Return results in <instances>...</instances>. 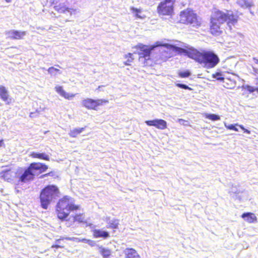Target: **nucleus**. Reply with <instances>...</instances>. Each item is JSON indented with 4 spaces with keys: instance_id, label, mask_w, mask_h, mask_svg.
Returning a JSON list of instances; mask_svg holds the SVG:
<instances>
[{
    "instance_id": "412c9836",
    "label": "nucleus",
    "mask_w": 258,
    "mask_h": 258,
    "mask_svg": "<svg viewBox=\"0 0 258 258\" xmlns=\"http://www.w3.org/2000/svg\"><path fill=\"white\" fill-rule=\"evenodd\" d=\"M30 156L32 158H39L41 159H43L46 161L49 160V157L48 155H46L44 153H36L33 152L31 153Z\"/></svg>"
},
{
    "instance_id": "ea45409f",
    "label": "nucleus",
    "mask_w": 258,
    "mask_h": 258,
    "mask_svg": "<svg viewBox=\"0 0 258 258\" xmlns=\"http://www.w3.org/2000/svg\"><path fill=\"white\" fill-rule=\"evenodd\" d=\"M239 126L244 131V133L249 134L250 133V132L245 128L242 125H239Z\"/></svg>"
},
{
    "instance_id": "4be33fe9",
    "label": "nucleus",
    "mask_w": 258,
    "mask_h": 258,
    "mask_svg": "<svg viewBox=\"0 0 258 258\" xmlns=\"http://www.w3.org/2000/svg\"><path fill=\"white\" fill-rule=\"evenodd\" d=\"M85 129V127H81V128H75L73 130H71L69 135L70 137L73 138H76L77 136L82 133Z\"/></svg>"
},
{
    "instance_id": "6ab92c4d",
    "label": "nucleus",
    "mask_w": 258,
    "mask_h": 258,
    "mask_svg": "<svg viewBox=\"0 0 258 258\" xmlns=\"http://www.w3.org/2000/svg\"><path fill=\"white\" fill-rule=\"evenodd\" d=\"M0 177L5 180L10 181L12 180L13 172L10 169L3 170L0 173Z\"/></svg>"
},
{
    "instance_id": "c756f323",
    "label": "nucleus",
    "mask_w": 258,
    "mask_h": 258,
    "mask_svg": "<svg viewBox=\"0 0 258 258\" xmlns=\"http://www.w3.org/2000/svg\"><path fill=\"white\" fill-rule=\"evenodd\" d=\"M164 46H165L169 51L170 50H175V51H178L179 49H181V48L177 47L175 45L170 44H165L164 45Z\"/></svg>"
},
{
    "instance_id": "e433bc0d",
    "label": "nucleus",
    "mask_w": 258,
    "mask_h": 258,
    "mask_svg": "<svg viewBox=\"0 0 258 258\" xmlns=\"http://www.w3.org/2000/svg\"><path fill=\"white\" fill-rule=\"evenodd\" d=\"M73 238H71V237H63L62 238L56 239L55 241V243L60 245V244L61 243V240H62L63 239H66V240H72Z\"/></svg>"
},
{
    "instance_id": "393cba45",
    "label": "nucleus",
    "mask_w": 258,
    "mask_h": 258,
    "mask_svg": "<svg viewBox=\"0 0 258 258\" xmlns=\"http://www.w3.org/2000/svg\"><path fill=\"white\" fill-rule=\"evenodd\" d=\"M71 218H73V221L74 222H78L79 223H85V218L83 214H76L75 216H72L70 219Z\"/></svg>"
},
{
    "instance_id": "a878e982",
    "label": "nucleus",
    "mask_w": 258,
    "mask_h": 258,
    "mask_svg": "<svg viewBox=\"0 0 258 258\" xmlns=\"http://www.w3.org/2000/svg\"><path fill=\"white\" fill-rule=\"evenodd\" d=\"M56 91L57 93H58L61 96L64 97L65 98L69 99L70 97V95L65 92L63 90L62 87L61 86H58L55 87Z\"/></svg>"
},
{
    "instance_id": "37998d69",
    "label": "nucleus",
    "mask_w": 258,
    "mask_h": 258,
    "mask_svg": "<svg viewBox=\"0 0 258 258\" xmlns=\"http://www.w3.org/2000/svg\"><path fill=\"white\" fill-rule=\"evenodd\" d=\"M82 241L84 242H87L88 243H90V242H92V241L89 240H87L86 239H83Z\"/></svg>"
},
{
    "instance_id": "423d86ee",
    "label": "nucleus",
    "mask_w": 258,
    "mask_h": 258,
    "mask_svg": "<svg viewBox=\"0 0 258 258\" xmlns=\"http://www.w3.org/2000/svg\"><path fill=\"white\" fill-rule=\"evenodd\" d=\"M179 20L181 23L189 24L192 27H197L201 24V22L197 18V15L192 11L189 10L180 12Z\"/></svg>"
},
{
    "instance_id": "7ed1b4c3",
    "label": "nucleus",
    "mask_w": 258,
    "mask_h": 258,
    "mask_svg": "<svg viewBox=\"0 0 258 258\" xmlns=\"http://www.w3.org/2000/svg\"><path fill=\"white\" fill-rule=\"evenodd\" d=\"M48 166L44 163L33 162L26 168L21 174H19V179L21 182L32 180L35 175H38L45 171Z\"/></svg>"
},
{
    "instance_id": "7c9ffc66",
    "label": "nucleus",
    "mask_w": 258,
    "mask_h": 258,
    "mask_svg": "<svg viewBox=\"0 0 258 258\" xmlns=\"http://www.w3.org/2000/svg\"><path fill=\"white\" fill-rule=\"evenodd\" d=\"M207 118L213 121H216L220 119V117L218 115L215 114H209L207 115Z\"/></svg>"
},
{
    "instance_id": "c85d7f7f",
    "label": "nucleus",
    "mask_w": 258,
    "mask_h": 258,
    "mask_svg": "<svg viewBox=\"0 0 258 258\" xmlns=\"http://www.w3.org/2000/svg\"><path fill=\"white\" fill-rule=\"evenodd\" d=\"M191 75V73L189 70L185 71H180L178 73V76L182 78H187Z\"/></svg>"
},
{
    "instance_id": "473e14b6",
    "label": "nucleus",
    "mask_w": 258,
    "mask_h": 258,
    "mask_svg": "<svg viewBox=\"0 0 258 258\" xmlns=\"http://www.w3.org/2000/svg\"><path fill=\"white\" fill-rule=\"evenodd\" d=\"M175 86L178 88H180L181 89H185V90H192V89L190 87H188L187 85L181 84V83H176Z\"/></svg>"
},
{
    "instance_id": "49530a36",
    "label": "nucleus",
    "mask_w": 258,
    "mask_h": 258,
    "mask_svg": "<svg viewBox=\"0 0 258 258\" xmlns=\"http://www.w3.org/2000/svg\"><path fill=\"white\" fill-rule=\"evenodd\" d=\"M185 121L184 120L182 119H179V122L181 123H183V122Z\"/></svg>"
},
{
    "instance_id": "09e8293b",
    "label": "nucleus",
    "mask_w": 258,
    "mask_h": 258,
    "mask_svg": "<svg viewBox=\"0 0 258 258\" xmlns=\"http://www.w3.org/2000/svg\"><path fill=\"white\" fill-rule=\"evenodd\" d=\"M6 2L7 3H11L12 0H5Z\"/></svg>"
},
{
    "instance_id": "bb28decb",
    "label": "nucleus",
    "mask_w": 258,
    "mask_h": 258,
    "mask_svg": "<svg viewBox=\"0 0 258 258\" xmlns=\"http://www.w3.org/2000/svg\"><path fill=\"white\" fill-rule=\"evenodd\" d=\"M131 10L132 12L134 14H135V16L138 18L143 19L145 17V16L141 15V11L140 9H138L134 8V7H131Z\"/></svg>"
},
{
    "instance_id": "20e7f679",
    "label": "nucleus",
    "mask_w": 258,
    "mask_h": 258,
    "mask_svg": "<svg viewBox=\"0 0 258 258\" xmlns=\"http://www.w3.org/2000/svg\"><path fill=\"white\" fill-rule=\"evenodd\" d=\"M58 189L55 185H49L44 188L40 195L41 207L44 209H47L50 203L58 197Z\"/></svg>"
},
{
    "instance_id": "f03ea898",
    "label": "nucleus",
    "mask_w": 258,
    "mask_h": 258,
    "mask_svg": "<svg viewBox=\"0 0 258 258\" xmlns=\"http://www.w3.org/2000/svg\"><path fill=\"white\" fill-rule=\"evenodd\" d=\"M80 207L75 205L71 197L65 196L59 200L56 206L57 217L61 220H64L72 211L79 210Z\"/></svg>"
},
{
    "instance_id": "c9c22d12",
    "label": "nucleus",
    "mask_w": 258,
    "mask_h": 258,
    "mask_svg": "<svg viewBox=\"0 0 258 258\" xmlns=\"http://www.w3.org/2000/svg\"><path fill=\"white\" fill-rule=\"evenodd\" d=\"M56 72H59V70L54 67H50L48 69V72L51 75L54 74Z\"/></svg>"
},
{
    "instance_id": "de8ad7c7",
    "label": "nucleus",
    "mask_w": 258,
    "mask_h": 258,
    "mask_svg": "<svg viewBox=\"0 0 258 258\" xmlns=\"http://www.w3.org/2000/svg\"><path fill=\"white\" fill-rule=\"evenodd\" d=\"M51 174V172H49V173L48 174H45L43 175L44 177L45 176H47V175H50Z\"/></svg>"
},
{
    "instance_id": "dca6fc26",
    "label": "nucleus",
    "mask_w": 258,
    "mask_h": 258,
    "mask_svg": "<svg viewBox=\"0 0 258 258\" xmlns=\"http://www.w3.org/2000/svg\"><path fill=\"white\" fill-rule=\"evenodd\" d=\"M123 252L125 255V258H140L137 251L133 248H126Z\"/></svg>"
},
{
    "instance_id": "f704fd0d",
    "label": "nucleus",
    "mask_w": 258,
    "mask_h": 258,
    "mask_svg": "<svg viewBox=\"0 0 258 258\" xmlns=\"http://www.w3.org/2000/svg\"><path fill=\"white\" fill-rule=\"evenodd\" d=\"M126 57H128V59L124 62V64L126 66L130 65V62H132L134 58L132 57L133 54L129 53L126 55Z\"/></svg>"
},
{
    "instance_id": "4468645a",
    "label": "nucleus",
    "mask_w": 258,
    "mask_h": 258,
    "mask_svg": "<svg viewBox=\"0 0 258 258\" xmlns=\"http://www.w3.org/2000/svg\"><path fill=\"white\" fill-rule=\"evenodd\" d=\"M92 231L93 236L96 238H102L105 239L109 237V233L102 229H94Z\"/></svg>"
},
{
    "instance_id": "6e6552de",
    "label": "nucleus",
    "mask_w": 258,
    "mask_h": 258,
    "mask_svg": "<svg viewBox=\"0 0 258 258\" xmlns=\"http://www.w3.org/2000/svg\"><path fill=\"white\" fill-rule=\"evenodd\" d=\"M141 52L139 53V60L142 61L145 65L151 64V54L153 49V47H149L146 45L141 44L140 46Z\"/></svg>"
},
{
    "instance_id": "9b49d317",
    "label": "nucleus",
    "mask_w": 258,
    "mask_h": 258,
    "mask_svg": "<svg viewBox=\"0 0 258 258\" xmlns=\"http://www.w3.org/2000/svg\"><path fill=\"white\" fill-rule=\"evenodd\" d=\"M145 122L147 125L153 126L161 130H164L167 127V122L162 119L146 120Z\"/></svg>"
},
{
    "instance_id": "f8f14e48",
    "label": "nucleus",
    "mask_w": 258,
    "mask_h": 258,
    "mask_svg": "<svg viewBox=\"0 0 258 258\" xmlns=\"http://www.w3.org/2000/svg\"><path fill=\"white\" fill-rule=\"evenodd\" d=\"M211 23L210 30L212 34L219 35L222 33V29L221 28L222 23H218V21L212 18H211Z\"/></svg>"
},
{
    "instance_id": "0eeeda50",
    "label": "nucleus",
    "mask_w": 258,
    "mask_h": 258,
    "mask_svg": "<svg viewBox=\"0 0 258 258\" xmlns=\"http://www.w3.org/2000/svg\"><path fill=\"white\" fill-rule=\"evenodd\" d=\"M175 0H165L161 2L157 8L160 15H171L173 11V5Z\"/></svg>"
},
{
    "instance_id": "ddd939ff",
    "label": "nucleus",
    "mask_w": 258,
    "mask_h": 258,
    "mask_svg": "<svg viewBox=\"0 0 258 258\" xmlns=\"http://www.w3.org/2000/svg\"><path fill=\"white\" fill-rule=\"evenodd\" d=\"M7 38L11 39H20L25 35V31H19L18 30H11L5 32Z\"/></svg>"
},
{
    "instance_id": "a18cd8bd",
    "label": "nucleus",
    "mask_w": 258,
    "mask_h": 258,
    "mask_svg": "<svg viewBox=\"0 0 258 258\" xmlns=\"http://www.w3.org/2000/svg\"><path fill=\"white\" fill-rule=\"evenodd\" d=\"M4 145V144L3 140H0V147L3 146Z\"/></svg>"
},
{
    "instance_id": "f3484780",
    "label": "nucleus",
    "mask_w": 258,
    "mask_h": 258,
    "mask_svg": "<svg viewBox=\"0 0 258 258\" xmlns=\"http://www.w3.org/2000/svg\"><path fill=\"white\" fill-rule=\"evenodd\" d=\"M241 217L250 223L255 222L257 221L255 215L251 213H244L242 215Z\"/></svg>"
},
{
    "instance_id": "9d476101",
    "label": "nucleus",
    "mask_w": 258,
    "mask_h": 258,
    "mask_svg": "<svg viewBox=\"0 0 258 258\" xmlns=\"http://www.w3.org/2000/svg\"><path fill=\"white\" fill-rule=\"evenodd\" d=\"M58 2V0H53L52 2V4L55 5L54 8L55 11L60 13H69L70 15H72V11H74L73 8L67 6L64 3L59 4L58 5H56Z\"/></svg>"
},
{
    "instance_id": "f257e3e1",
    "label": "nucleus",
    "mask_w": 258,
    "mask_h": 258,
    "mask_svg": "<svg viewBox=\"0 0 258 258\" xmlns=\"http://www.w3.org/2000/svg\"><path fill=\"white\" fill-rule=\"evenodd\" d=\"M182 49L183 52L186 55L195 59L207 69L215 67L220 60L218 55L211 51H205L203 52H200L193 48L188 49Z\"/></svg>"
},
{
    "instance_id": "c03bdc74",
    "label": "nucleus",
    "mask_w": 258,
    "mask_h": 258,
    "mask_svg": "<svg viewBox=\"0 0 258 258\" xmlns=\"http://www.w3.org/2000/svg\"><path fill=\"white\" fill-rule=\"evenodd\" d=\"M253 59L255 63H258V59L257 58H256L255 57H253Z\"/></svg>"
},
{
    "instance_id": "2eb2a0df",
    "label": "nucleus",
    "mask_w": 258,
    "mask_h": 258,
    "mask_svg": "<svg viewBox=\"0 0 258 258\" xmlns=\"http://www.w3.org/2000/svg\"><path fill=\"white\" fill-rule=\"evenodd\" d=\"M9 92L5 87L0 86V98L3 101L6 102V104H9L10 101L9 100Z\"/></svg>"
},
{
    "instance_id": "cd10ccee",
    "label": "nucleus",
    "mask_w": 258,
    "mask_h": 258,
    "mask_svg": "<svg viewBox=\"0 0 258 258\" xmlns=\"http://www.w3.org/2000/svg\"><path fill=\"white\" fill-rule=\"evenodd\" d=\"M213 78L216 79L217 80H218L219 81H222L224 82V80H225V78L223 77V75L221 73H216L215 74L213 75Z\"/></svg>"
},
{
    "instance_id": "3c124183",
    "label": "nucleus",
    "mask_w": 258,
    "mask_h": 258,
    "mask_svg": "<svg viewBox=\"0 0 258 258\" xmlns=\"http://www.w3.org/2000/svg\"><path fill=\"white\" fill-rule=\"evenodd\" d=\"M100 87L101 86H99L98 89H99Z\"/></svg>"
},
{
    "instance_id": "1a4fd4ad",
    "label": "nucleus",
    "mask_w": 258,
    "mask_h": 258,
    "mask_svg": "<svg viewBox=\"0 0 258 258\" xmlns=\"http://www.w3.org/2000/svg\"><path fill=\"white\" fill-rule=\"evenodd\" d=\"M108 101L103 99L94 100L90 98H87L82 101L83 106L90 109H96V108L101 105L103 103H107Z\"/></svg>"
},
{
    "instance_id": "39448f33",
    "label": "nucleus",
    "mask_w": 258,
    "mask_h": 258,
    "mask_svg": "<svg viewBox=\"0 0 258 258\" xmlns=\"http://www.w3.org/2000/svg\"><path fill=\"white\" fill-rule=\"evenodd\" d=\"M218 23L223 24L227 22V24L231 29V26L234 25L237 22L238 16L234 15L232 11L224 10L223 11L216 10L212 17Z\"/></svg>"
},
{
    "instance_id": "aec40b11",
    "label": "nucleus",
    "mask_w": 258,
    "mask_h": 258,
    "mask_svg": "<svg viewBox=\"0 0 258 258\" xmlns=\"http://www.w3.org/2000/svg\"><path fill=\"white\" fill-rule=\"evenodd\" d=\"M223 83L225 88L230 89L234 88L236 85V82L234 79L229 78H226Z\"/></svg>"
},
{
    "instance_id": "8fccbe9b",
    "label": "nucleus",
    "mask_w": 258,
    "mask_h": 258,
    "mask_svg": "<svg viewBox=\"0 0 258 258\" xmlns=\"http://www.w3.org/2000/svg\"><path fill=\"white\" fill-rule=\"evenodd\" d=\"M255 91H256L257 92H258V87L255 88Z\"/></svg>"
},
{
    "instance_id": "a211bd4d",
    "label": "nucleus",
    "mask_w": 258,
    "mask_h": 258,
    "mask_svg": "<svg viewBox=\"0 0 258 258\" xmlns=\"http://www.w3.org/2000/svg\"><path fill=\"white\" fill-rule=\"evenodd\" d=\"M106 221L108 224V226H107V228H110L112 229L118 228L119 222L117 219L114 218L110 219V217H107Z\"/></svg>"
},
{
    "instance_id": "79ce46f5",
    "label": "nucleus",
    "mask_w": 258,
    "mask_h": 258,
    "mask_svg": "<svg viewBox=\"0 0 258 258\" xmlns=\"http://www.w3.org/2000/svg\"><path fill=\"white\" fill-rule=\"evenodd\" d=\"M252 69H253L254 75L258 76V69L252 67Z\"/></svg>"
},
{
    "instance_id": "b1692460",
    "label": "nucleus",
    "mask_w": 258,
    "mask_h": 258,
    "mask_svg": "<svg viewBox=\"0 0 258 258\" xmlns=\"http://www.w3.org/2000/svg\"><path fill=\"white\" fill-rule=\"evenodd\" d=\"M99 252L103 258H109L111 255V251L109 249L103 247L102 246L99 247Z\"/></svg>"
},
{
    "instance_id": "72a5a7b5",
    "label": "nucleus",
    "mask_w": 258,
    "mask_h": 258,
    "mask_svg": "<svg viewBox=\"0 0 258 258\" xmlns=\"http://www.w3.org/2000/svg\"><path fill=\"white\" fill-rule=\"evenodd\" d=\"M225 125L226 127L229 130H234L236 132L238 131V129L236 127V126L239 125L238 124H228V125L225 124Z\"/></svg>"
},
{
    "instance_id": "5701e85b",
    "label": "nucleus",
    "mask_w": 258,
    "mask_h": 258,
    "mask_svg": "<svg viewBox=\"0 0 258 258\" xmlns=\"http://www.w3.org/2000/svg\"><path fill=\"white\" fill-rule=\"evenodd\" d=\"M237 3L242 8H250L253 6L252 2L248 0H237Z\"/></svg>"
},
{
    "instance_id": "a19ab883",
    "label": "nucleus",
    "mask_w": 258,
    "mask_h": 258,
    "mask_svg": "<svg viewBox=\"0 0 258 258\" xmlns=\"http://www.w3.org/2000/svg\"><path fill=\"white\" fill-rule=\"evenodd\" d=\"M51 247L52 248H62V247H63V246H62V245H60L59 244L56 243L55 244L52 245L51 246Z\"/></svg>"
},
{
    "instance_id": "4c0bfd02",
    "label": "nucleus",
    "mask_w": 258,
    "mask_h": 258,
    "mask_svg": "<svg viewBox=\"0 0 258 258\" xmlns=\"http://www.w3.org/2000/svg\"><path fill=\"white\" fill-rule=\"evenodd\" d=\"M245 89L249 92L253 93L255 91V87L247 85L245 86Z\"/></svg>"
},
{
    "instance_id": "58836bf2",
    "label": "nucleus",
    "mask_w": 258,
    "mask_h": 258,
    "mask_svg": "<svg viewBox=\"0 0 258 258\" xmlns=\"http://www.w3.org/2000/svg\"><path fill=\"white\" fill-rule=\"evenodd\" d=\"M240 191L239 190H238L236 187H232L231 189V191L230 192H233V193H238Z\"/></svg>"
},
{
    "instance_id": "2f4dec72",
    "label": "nucleus",
    "mask_w": 258,
    "mask_h": 258,
    "mask_svg": "<svg viewBox=\"0 0 258 258\" xmlns=\"http://www.w3.org/2000/svg\"><path fill=\"white\" fill-rule=\"evenodd\" d=\"M162 53V58L164 60H166L168 58H170L171 56V55L170 53L168 52V50H164L161 52Z\"/></svg>"
}]
</instances>
